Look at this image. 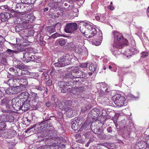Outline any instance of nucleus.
Masks as SVG:
<instances>
[{"mask_svg": "<svg viewBox=\"0 0 149 149\" xmlns=\"http://www.w3.org/2000/svg\"><path fill=\"white\" fill-rule=\"evenodd\" d=\"M57 145V143H53L52 144L46 145L39 147L38 149H53Z\"/></svg>", "mask_w": 149, "mask_h": 149, "instance_id": "27", "label": "nucleus"}, {"mask_svg": "<svg viewBox=\"0 0 149 149\" xmlns=\"http://www.w3.org/2000/svg\"><path fill=\"white\" fill-rule=\"evenodd\" d=\"M14 117L11 115L3 114L0 115V121L13 122L14 120Z\"/></svg>", "mask_w": 149, "mask_h": 149, "instance_id": "11", "label": "nucleus"}, {"mask_svg": "<svg viewBox=\"0 0 149 149\" xmlns=\"http://www.w3.org/2000/svg\"><path fill=\"white\" fill-rule=\"evenodd\" d=\"M17 81L16 79H10L8 81L7 83L10 86L15 87L14 86L16 85Z\"/></svg>", "mask_w": 149, "mask_h": 149, "instance_id": "28", "label": "nucleus"}, {"mask_svg": "<svg viewBox=\"0 0 149 149\" xmlns=\"http://www.w3.org/2000/svg\"><path fill=\"white\" fill-rule=\"evenodd\" d=\"M91 108L90 104H85L82 107L81 109V112L84 113L86 110L89 109Z\"/></svg>", "mask_w": 149, "mask_h": 149, "instance_id": "36", "label": "nucleus"}, {"mask_svg": "<svg viewBox=\"0 0 149 149\" xmlns=\"http://www.w3.org/2000/svg\"><path fill=\"white\" fill-rule=\"evenodd\" d=\"M147 147L145 141H141L136 143L135 148V149H145Z\"/></svg>", "mask_w": 149, "mask_h": 149, "instance_id": "17", "label": "nucleus"}, {"mask_svg": "<svg viewBox=\"0 0 149 149\" xmlns=\"http://www.w3.org/2000/svg\"><path fill=\"white\" fill-rule=\"evenodd\" d=\"M72 126L71 127L72 129L74 130H77L79 126L75 122V120H74L72 121L71 123Z\"/></svg>", "mask_w": 149, "mask_h": 149, "instance_id": "39", "label": "nucleus"}, {"mask_svg": "<svg viewBox=\"0 0 149 149\" xmlns=\"http://www.w3.org/2000/svg\"><path fill=\"white\" fill-rule=\"evenodd\" d=\"M79 68L78 67H74L73 69V72L74 73V76L75 77V79L78 78H84L85 79L87 78L86 75V74L84 72L79 71Z\"/></svg>", "mask_w": 149, "mask_h": 149, "instance_id": "10", "label": "nucleus"}, {"mask_svg": "<svg viewBox=\"0 0 149 149\" xmlns=\"http://www.w3.org/2000/svg\"><path fill=\"white\" fill-rule=\"evenodd\" d=\"M17 81L19 83L20 85V87H18L19 89L20 88L21 90H25L27 87L28 82L27 80L26 79H18Z\"/></svg>", "mask_w": 149, "mask_h": 149, "instance_id": "14", "label": "nucleus"}, {"mask_svg": "<svg viewBox=\"0 0 149 149\" xmlns=\"http://www.w3.org/2000/svg\"><path fill=\"white\" fill-rule=\"evenodd\" d=\"M22 4L21 3H17L16 4L14 3L13 5V7L12 8H14V10H15L16 13H19L21 12L19 10H20L21 8Z\"/></svg>", "mask_w": 149, "mask_h": 149, "instance_id": "25", "label": "nucleus"}, {"mask_svg": "<svg viewBox=\"0 0 149 149\" xmlns=\"http://www.w3.org/2000/svg\"><path fill=\"white\" fill-rule=\"evenodd\" d=\"M73 69H74V68H72V71L71 72H68L66 74V76L67 78H71L73 79H75V76H74V73H73Z\"/></svg>", "mask_w": 149, "mask_h": 149, "instance_id": "33", "label": "nucleus"}, {"mask_svg": "<svg viewBox=\"0 0 149 149\" xmlns=\"http://www.w3.org/2000/svg\"><path fill=\"white\" fill-rule=\"evenodd\" d=\"M75 122L77 124L78 126L81 125L84 122V119L82 118L79 117L75 120Z\"/></svg>", "mask_w": 149, "mask_h": 149, "instance_id": "37", "label": "nucleus"}, {"mask_svg": "<svg viewBox=\"0 0 149 149\" xmlns=\"http://www.w3.org/2000/svg\"><path fill=\"white\" fill-rule=\"evenodd\" d=\"M87 66V63H82L80 64V67L82 68H86Z\"/></svg>", "mask_w": 149, "mask_h": 149, "instance_id": "51", "label": "nucleus"}, {"mask_svg": "<svg viewBox=\"0 0 149 149\" xmlns=\"http://www.w3.org/2000/svg\"><path fill=\"white\" fill-rule=\"evenodd\" d=\"M108 8L111 10H113L114 9V7L113 6L112 2H111L110 5L108 7Z\"/></svg>", "mask_w": 149, "mask_h": 149, "instance_id": "57", "label": "nucleus"}, {"mask_svg": "<svg viewBox=\"0 0 149 149\" xmlns=\"http://www.w3.org/2000/svg\"><path fill=\"white\" fill-rule=\"evenodd\" d=\"M54 65L55 66L58 67H64L66 65H67V63H61V62H58V63H54Z\"/></svg>", "mask_w": 149, "mask_h": 149, "instance_id": "41", "label": "nucleus"}, {"mask_svg": "<svg viewBox=\"0 0 149 149\" xmlns=\"http://www.w3.org/2000/svg\"><path fill=\"white\" fill-rule=\"evenodd\" d=\"M31 95L32 96V101L33 102L34 104L33 105L36 104L37 105V104L40 102V99L38 96L37 93L32 92L31 93Z\"/></svg>", "mask_w": 149, "mask_h": 149, "instance_id": "19", "label": "nucleus"}, {"mask_svg": "<svg viewBox=\"0 0 149 149\" xmlns=\"http://www.w3.org/2000/svg\"><path fill=\"white\" fill-rule=\"evenodd\" d=\"M145 142L147 144V146L149 148V136H147L146 138Z\"/></svg>", "mask_w": 149, "mask_h": 149, "instance_id": "52", "label": "nucleus"}, {"mask_svg": "<svg viewBox=\"0 0 149 149\" xmlns=\"http://www.w3.org/2000/svg\"><path fill=\"white\" fill-rule=\"evenodd\" d=\"M122 47V46L120 45H117V46L116 47H113V48H112L111 50V52L113 54L116 56L119 55V53H118V52L117 51V49H120Z\"/></svg>", "mask_w": 149, "mask_h": 149, "instance_id": "29", "label": "nucleus"}, {"mask_svg": "<svg viewBox=\"0 0 149 149\" xmlns=\"http://www.w3.org/2000/svg\"><path fill=\"white\" fill-rule=\"evenodd\" d=\"M100 113V110L94 108L92 109L88 113V119H90L93 121H96L97 117Z\"/></svg>", "mask_w": 149, "mask_h": 149, "instance_id": "7", "label": "nucleus"}, {"mask_svg": "<svg viewBox=\"0 0 149 149\" xmlns=\"http://www.w3.org/2000/svg\"><path fill=\"white\" fill-rule=\"evenodd\" d=\"M11 103V100L8 98H5L2 100L1 104L5 106L6 108V109H3L2 110L3 113H10L13 111H12V106L10 104Z\"/></svg>", "mask_w": 149, "mask_h": 149, "instance_id": "5", "label": "nucleus"}, {"mask_svg": "<svg viewBox=\"0 0 149 149\" xmlns=\"http://www.w3.org/2000/svg\"><path fill=\"white\" fill-rule=\"evenodd\" d=\"M79 43H79L78 45H76L75 46H74L72 43H69V45L70 46H71V47H72L73 49L75 51V50L78 49V50H80L81 48V45Z\"/></svg>", "mask_w": 149, "mask_h": 149, "instance_id": "35", "label": "nucleus"}, {"mask_svg": "<svg viewBox=\"0 0 149 149\" xmlns=\"http://www.w3.org/2000/svg\"><path fill=\"white\" fill-rule=\"evenodd\" d=\"M111 66L112 67V69H111V71L114 72H116L117 70L116 65L113 63H111Z\"/></svg>", "mask_w": 149, "mask_h": 149, "instance_id": "47", "label": "nucleus"}, {"mask_svg": "<svg viewBox=\"0 0 149 149\" xmlns=\"http://www.w3.org/2000/svg\"><path fill=\"white\" fill-rule=\"evenodd\" d=\"M32 87L40 91H41L42 90V88L40 86H34Z\"/></svg>", "mask_w": 149, "mask_h": 149, "instance_id": "53", "label": "nucleus"}, {"mask_svg": "<svg viewBox=\"0 0 149 149\" xmlns=\"http://www.w3.org/2000/svg\"><path fill=\"white\" fill-rule=\"evenodd\" d=\"M108 67V66L107 65V64H104V66L103 67V69L104 70H105L106 69L107 67Z\"/></svg>", "mask_w": 149, "mask_h": 149, "instance_id": "64", "label": "nucleus"}, {"mask_svg": "<svg viewBox=\"0 0 149 149\" xmlns=\"http://www.w3.org/2000/svg\"><path fill=\"white\" fill-rule=\"evenodd\" d=\"M14 63V66L20 70L22 69H26V66L19 61H15Z\"/></svg>", "mask_w": 149, "mask_h": 149, "instance_id": "23", "label": "nucleus"}, {"mask_svg": "<svg viewBox=\"0 0 149 149\" xmlns=\"http://www.w3.org/2000/svg\"><path fill=\"white\" fill-rule=\"evenodd\" d=\"M47 84L49 86L51 85L52 84V81L50 80H48L47 81Z\"/></svg>", "mask_w": 149, "mask_h": 149, "instance_id": "62", "label": "nucleus"}, {"mask_svg": "<svg viewBox=\"0 0 149 149\" xmlns=\"http://www.w3.org/2000/svg\"><path fill=\"white\" fill-rule=\"evenodd\" d=\"M57 41L58 42L59 45L61 46L64 45L66 42V40L63 38L60 39L58 40Z\"/></svg>", "mask_w": 149, "mask_h": 149, "instance_id": "42", "label": "nucleus"}, {"mask_svg": "<svg viewBox=\"0 0 149 149\" xmlns=\"http://www.w3.org/2000/svg\"><path fill=\"white\" fill-rule=\"evenodd\" d=\"M95 17L97 20L100 21V14H97L95 16Z\"/></svg>", "mask_w": 149, "mask_h": 149, "instance_id": "55", "label": "nucleus"}, {"mask_svg": "<svg viewBox=\"0 0 149 149\" xmlns=\"http://www.w3.org/2000/svg\"><path fill=\"white\" fill-rule=\"evenodd\" d=\"M97 67V65L96 63H91L90 65L89 69L90 71L94 72L96 70Z\"/></svg>", "mask_w": 149, "mask_h": 149, "instance_id": "38", "label": "nucleus"}, {"mask_svg": "<svg viewBox=\"0 0 149 149\" xmlns=\"http://www.w3.org/2000/svg\"><path fill=\"white\" fill-rule=\"evenodd\" d=\"M23 55V57L22 58V60H23V61L26 63L29 62V53H24Z\"/></svg>", "mask_w": 149, "mask_h": 149, "instance_id": "32", "label": "nucleus"}, {"mask_svg": "<svg viewBox=\"0 0 149 149\" xmlns=\"http://www.w3.org/2000/svg\"><path fill=\"white\" fill-rule=\"evenodd\" d=\"M25 16V20L23 22L24 24L31 23L35 20V16L32 14H26Z\"/></svg>", "mask_w": 149, "mask_h": 149, "instance_id": "16", "label": "nucleus"}, {"mask_svg": "<svg viewBox=\"0 0 149 149\" xmlns=\"http://www.w3.org/2000/svg\"><path fill=\"white\" fill-rule=\"evenodd\" d=\"M5 41V39L1 35H0V42L3 43Z\"/></svg>", "mask_w": 149, "mask_h": 149, "instance_id": "56", "label": "nucleus"}, {"mask_svg": "<svg viewBox=\"0 0 149 149\" xmlns=\"http://www.w3.org/2000/svg\"><path fill=\"white\" fill-rule=\"evenodd\" d=\"M112 99L118 107H120L125 105V99L120 95L118 94L115 95L113 97Z\"/></svg>", "mask_w": 149, "mask_h": 149, "instance_id": "4", "label": "nucleus"}, {"mask_svg": "<svg viewBox=\"0 0 149 149\" xmlns=\"http://www.w3.org/2000/svg\"><path fill=\"white\" fill-rule=\"evenodd\" d=\"M93 122L94 121L93 120H91L90 119H88V117H87L86 120L85 121L84 124L81 127L80 130H81L83 129H86L87 127L91 123Z\"/></svg>", "mask_w": 149, "mask_h": 149, "instance_id": "26", "label": "nucleus"}, {"mask_svg": "<svg viewBox=\"0 0 149 149\" xmlns=\"http://www.w3.org/2000/svg\"><path fill=\"white\" fill-rule=\"evenodd\" d=\"M61 36V35L58 33H55L52 35L49 38H55L58 37H60Z\"/></svg>", "mask_w": 149, "mask_h": 149, "instance_id": "49", "label": "nucleus"}, {"mask_svg": "<svg viewBox=\"0 0 149 149\" xmlns=\"http://www.w3.org/2000/svg\"><path fill=\"white\" fill-rule=\"evenodd\" d=\"M0 16L1 20L3 22L7 20L11 17L10 13L8 12L1 13Z\"/></svg>", "mask_w": 149, "mask_h": 149, "instance_id": "21", "label": "nucleus"}, {"mask_svg": "<svg viewBox=\"0 0 149 149\" xmlns=\"http://www.w3.org/2000/svg\"><path fill=\"white\" fill-rule=\"evenodd\" d=\"M30 95L29 93L26 92H24L20 93L17 97L20 100H22L23 103L24 102L27 101V100L29 98Z\"/></svg>", "mask_w": 149, "mask_h": 149, "instance_id": "15", "label": "nucleus"}, {"mask_svg": "<svg viewBox=\"0 0 149 149\" xmlns=\"http://www.w3.org/2000/svg\"><path fill=\"white\" fill-rule=\"evenodd\" d=\"M41 130L43 131H45L48 132L47 135L45 134H42L41 135L38 136L39 138L45 137L43 141L45 144L47 145L52 144L53 143H56L55 137L56 132L54 131V130L52 127H50L49 125L47 123V122H42L40 124Z\"/></svg>", "mask_w": 149, "mask_h": 149, "instance_id": "1", "label": "nucleus"}, {"mask_svg": "<svg viewBox=\"0 0 149 149\" xmlns=\"http://www.w3.org/2000/svg\"><path fill=\"white\" fill-rule=\"evenodd\" d=\"M55 26H50L48 27L47 31L50 33H51L55 31Z\"/></svg>", "mask_w": 149, "mask_h": 149, "instance_id": "40", "label": "nucleus"}, {"mask_svg": "<svg viewBox=\"0 0 149 149\" xmlns=\"http://www.w3.org/2000/svg\"><path fill=\"white\" fill-rule=\"evenodd\" d=\"M81 48L80 49V50H78V49H77V50H75V52L77 53L80 54L81 53V51L82 50V49L83 47H84V42L83 41H82V42H81Z\"/></svg>", "mask_w": 149, "mask_h": 149, "instance_id": "50", "label": "nucleus"}, {"mask_svg": "<svg viewBox=\"0 0 149 149\" xmlns=\"http://www.w3.org/2000/svg\"><path fill=\"white\" fill-rule=\"evenodd\" d=\"M82 49V50L81 51V53L80 54H84L86 56H87L88 54V50L86 48L84 47H83Z\"/></svg>", "mask_w": 149, "mask_h": 149, "instance_id": "43", "label": "nucleus"}, {"mask_svg": "<svg viewBox=\"0 0 149 149\" xmlns=\"http://www.w3.org/2000/svg\"><path fill=\"white\" fill-rule=\"evenodd\" d=\"M105 19V15L104 14H100V22L105 23L106 22V21Z\"/></svg>", "mask_w": 149, "mask_h": 149, "instance_id": "46", "label": "nucleus"}, {"mask_svg": "<svg viewBox=\"0 0 149 149\" xmlns=\"http://www.w3.org/2000/svg\"><path fill=\"white\" fill-rule=\"evenodd\" d=\"M29 62L30 61H35V58L34 56H33L32 55H31V56H30V54H29Z\"/></svg>", "mask_w": 149, "mask_h": 149, "instance_id": "54", "label": "nucleus"}, {"mask_svg": "<svg viewBox=\"0 0 149 149\" xmlns=\"http://www.w3.org/2000/svg\"><path fill=\"white\" fill-rule=\"evenodd\" d=\"M97 87L98 89H100L102 90V88H106L105 90V92H108V88H107L108 85L105 83L104 82H100L97 83L96 84Z\"/></svg>", "mask_w": 149, "mask_h": 149, "instance_id": "24", "label": "nucleus"}, {"mask_svg": "<svg viewBox=\"0 0 149 149\" xmlns=\"http://www.w3.org/2000/svg\"><path fill=\"white\" fill-rule=\"evenodd\" d=\"M102 130L100 128L98 129L97 128H95L93 130H92V131L95 134H97L98 135L100 133V132L102 131Z\"/></svg>", "mask_w": 149, "mask_h": 149, "instance_id": "45", "label": "nucleus"}, {"mask_svg": "<svg viewBox=\"0 0 149 149\" xmlns=\"http://www.w3.org/2000/svg\"><path fill=\"white\" fill-rule=\"evenodd\" d=\"M6 125L4 121L0 122V130H3L6 128Z\"/></svg>", "mask_w": 149, "mask_h": 149, "instance_id": "44", "label": "nucleus"}, {"mask_svg": "<svg viewBox=\"0 0 149 149\" xmlns=\"http://www.w3.org/2000/svg\"><path fill=\"white\" fill-rule=\"evenodd\" d=\"M141 57L142 58L146 57L148 56V52L147 51H144L142 52L141 53Z\"/></svg>", "mask_w": 149, "mask_h": 149, "instance_id": "48", "label": "nucleus"}, {"mask_svg": "<svg viewBox=\"0 0 149 149\" xmlns=\"http://www.w3.org/2000/svg\"><path fill=\"white\" fill-rule=\"evenodd\" d=\"M19 88L18 87H13L12 88L11 87L5 90V92L7 94H14L17 93L19 92L18 90Z\"/></svg>", "mask_w": 149, "mask_h": 149, "instance_id": "18", "label": "nucleus"}, {"mask_svg": "<svg viewBox=\"0 0 149 149\" xmlns=\"http://www.w3.org/2000/svg\"><path fill=\"white\" fill-rule=\"evenodd\" d=\"M112 33L114 39L113 47H116L117 45L122 46V45L128 44V40L124 38L121 33L115 31H113Z\"/></svg>", "mask_w": 149, "mask_h": 149, "instance_id": "3", "label": "nucleus"}, {"mask_svg": "<svg viewBox=\"0 0 149 149\" xmlns=\"http://www.w3.org/2000/svg\"><path fill=\"white\" fill-rule=\"evenodd\" d=\"M72 55H70L69 54H66L65 55L63 56L58 58V62L63 63H67V65H69L70 64L69 61L72 58Z\"/></svg>", "mask_w": 149, "mask_h": 149, "instance_id": "12", "label": "nucleus"}, {"mask_svg": "<svg viewBox=\"0 0 149 149\" xmlns=\"http://www.w3.org/2000/svg\"><path fill=\"white\" fill-rule=\"evenodd\" d=\"M132 47H131L130 49L128 52H130V53H129L130 54L129 55H128L129 53L126 52L125 54H123L124 55V57L125 56L127 58H130L131 56V55L134 54L139 52V51L138 49L136 48V46H135V43L134 40L132 41Z\"/></svg>", "mask_w": 149, "mask_h": 149, "instance_id": "9", "label": "nucleus"}, {"mask_svg": "<svg viewBox=\"0 0 149 149\" xmlns=\"http://www.w3.org/2000/svg\"><path fill=\"white\" fill-rule=\"evenodd\" d=\"M6 53L9 56L12 57L13 56L14 54H17L19 53V52L17 51L7 49L6 51Z\"/></svg>", "mask_w": 149, "mask_h": 149, "instance_id": "31", "label": "nucleus"}, {"mask_svg": "<svg viewBox=\"0 0 149 149\" xmlns=\"http://www.w3.org/2000/svg\"><path fill=\"white\" fill-rule=\"evenodd\" d=\"M81 26L79 28L81 32L86 38H91L96 34L97 30L95 26L92 23L89 22H82L81 23Z\"/></svg>", "mask_w": 149, "mask_h": 149, "instance_id": "2", "label": "nucleus"}, {"mask_svg": "<svg viewBox=\"0 0 149 149\" xmlns=\"http://www.w3.org/2000/svg\"><path fill=\"white\" fill-rule=\"evenodd\" d=\"M28 28V27L25 26L24 27L23 24H19L15 26V29L16 32H19L22 30L24 29Z\"/></svg>", "mask_w": 149, "mask_h": 149, "instance_id": "30", "label": "nucleus"}, {"mask_svg": "<svg viewBox=\"0 0 149 149\" xmlns=\"http://www.w3.org/2000/svg\"><path fill=\"white\" fill-rule=\"evenodd\" d=\"M107 131L109 133H111L112 132V128L111 127H109L107 129Z\"/></svg>", "mask_w": 149, "mask_h": 149, "instance_id": "60", "label": "nucleus"}, {"mask_svg": "<svg viewBox=\"0 0 149 149\" xmlns=\"http://www.w3.org/2000/svg\"><path fill=\"white\" fill-rule=\"evenodd\" d=\"M29 103V102L28 101H25L24 103H23L22 102V107L21 109L25 111L30 109V104Z\"/></svg>", "mask_w": 149, "mask_h": 149, "instance_id": "22", "label": "nucleus"}, {"mask_svg": "<svg viewBox=\"0 0 149 149\" xmlns=\"http://www.w3.org/2000/svg\"><path fill=\"white\" fill-rule=\"evenodd\" d=\"M58 106L59 108L62 110H66L67 112L70 113L71 115H73V111L68 107L66 103L64 102H61L59 104Z\"/></svg>", "mask_w": 149, "mask_h": 149, "instance_id": "13", "label": "nucleus"}, {"mask_svg": "<svg viewBox=\"0 0 149 149\" xmlns=\"http://www.w3.org/2000/svg\"><path fill=\"white\" fill-rule=\"evenodd\" d=\"M84 90V88L83 87H79L76 88H72L71 91V93L73 94H79L82 93Z\"/></svg>", "mask_w": 149, "mask_h": 149, "instance_id": "20", "label": "nucleus"}, {"mask_svg": "<svg viewBox=\"0 0 149 149\" xmlns=\"http://www.w3.org/2000/svg\"><path fill=\"white\" fill-rule=\"evenodd\" d=\"M34 52L33 51V48H29L28 50V52H29V54H30V53H33Z\"/></svg>", "mask_w": 149, "mask_h": 149, "instance_id": "59", "label": "nucleus"}, {"mask_svg": "<svg viewBox=\"0 0 149 149\" xmlns=\"http://www.w3.org/2000/svg\"><path fill=\"white\" fill-rule=\"evenodd\" d=\"M77 25L76 23H69L66 25L65 31L67 33H74L77 29Z\"/></svg>", "mask_w": 149, "mask_h": 149, "instance_id": "8", "label": "nucleus"}, {"mask_svg": "<svg viewBox=\"0 0 149 149\" xmlns=\"http://www.w3.org/2000/svg\"><path fill=\"white\" fill-rule=\"evenodd\" d=\"M11 104L12 111L13 109L17 111L21 109L22 104V100H20L19 98H14L11 101Z\"/></svg>", "mask_w": 149, "mask_h": 149, "instance_id": "6", "label": "nucleus"}, {"mask_svg": "<svg viewBox=\"0 0 149 149\" xmlns=\"http://www.w3.org/2000/svg\"><path fill=\"white\" fill-rule=\"evenodd\" d=\"M33 128V127H31L29 128H28L26 131L25 132L26 133L28 132L31 129Z\"/></svg>", "mask_w": 149, "mask_h": 149, "instance_id": "63", "label": "nucleus"}, {"mask_svg": "<svg viewBox=\"0 0 149 149\" xmlns=\"http://www.w3.org/2000/svg\"><path fill=\"white\" fill-rule=\"evenodd\" d=\"M21 1V3L24 4H28L30 3L28 1V0H20Z\"/></svg>", "mask_w": 149, "mask_h": 149, "instance_id": "58", "label": "nucleus"}, {"mask_svg": "<svg viewBox=\"0 0 149 149\" xmlns=\"http://www.w3.org/2000/svg\"><path fill=\"white\" fill-rule=\"evenodd\" d=\"M97 137L102 139L105 140L108 139L106 135L104 133L103 131L102 130L99 134L97 135Z\"/></svg>", "mask_w": 149, "mask_h": 149, "instance_id": "34", "label": "nucleus"}, {"mask_svg": "<svg viewBox=\"0 0 149 149\" xmlns=\"http://www.w3.org/2000/svg\"><path fill=\"white\" fill-rule=\"evenodd\" d=\"M67 89L66 88H63L61 90V92L63 93H65L67 91Z\"/></svg>", "mask_w": 149, "mask_h": 149, "instance_id": "61", "label": "nucleus"}]
</instances>
